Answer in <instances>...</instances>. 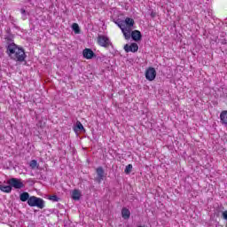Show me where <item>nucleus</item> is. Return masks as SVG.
<instances>
[{
    "label": "nucleus",
    "mask_w": 227,
    "mask_h": 227,
    "mask_svg": "<svg viewBox=\"0 0 227 227\" xmlns=\"http://www.w3.org/2000/svg\"><path fill=\"white\" fill-rule=\"evenodd\" d=\"M72 29L75 33V35H80L81 34V28L79 27V24L73 23Z\"/></svg>",
    "instance_id": "17"
},
{
    "label": "nucleus",
    "mask_w": 227,
    "mask_h": 227,
    "mask_svg": "<svg viewBox=\"0 0 227 227\" xmlns=\"http://www.w3.org/2000/svg\"><path fill=\"white\" fill-rule=\"evenodd\" d=\"M220 123L227 125V110H223L220 114Z\"/></svg>",
    "instance_id": "10"
},
{
    "label": "nucleus",
    "mask_w": 227,
    "mask_h": 227,
    "mask_svg": "<svg viewBox=\"0 0 227 227\" xmlns=\"http://www.w3.org/2000/svg\"><path fill=\"white\" fill-rule=\"evenodd\" d=\"M151 17H155V14L152 13V14H151Z\"/></svg>",
    "instance_id": "27"
},
{
    "label": "nucleus",
    "mask_w": 227,
    "mask_h": 227,
    "mask_svg": "<svg viewBox=\"0 0 227 227\" xmlns=\"http://www.w3.org/2000/svg\"><path fill=\"white\" fill-rule=\"evenodd\" d=\"M8 185H11V188L13 189H24L26 187V184H24V182H22V179L12 177L9 180H7Z\"/></svg>",
    "instance_id": "3"
},
{
    "label": "nucleus",
    "mask_w": 227,
    "mask_h": 227,
    "mask_svg": "<svg viewBox=\"0 0 227 227\" xmlns=\"http://www.w3.org/2000/svg\"><path fill=\"white\" fill-rule=\"evenodd\" d=\"M155 77H157V71H155L154 67H149L145 71V79L147 81H155Z\"/></svg>",
    "instance_id": "6"
},
{
    "label": "nucleus",
    "mask_w": 227,
    "mask_h": 227,
    "mask_svg": "<svg viewBox=\"0 0 227 227\" xmlns=\"http://www.w3.org/2000/svg\"><path fill=\"white\" fill-rule=\"evenodd\" d=\"M48 200H50V201H56V202H58V201H60L61 199L59 197H58V195H50L48 197Z\"/></svg>",
    "instance_id": "22"
},
{
    "label": "nucleus",
    "mask_w": 227,
    "mask_h": 227,
    "mask_svg": "<svg viewBox=\"0 0 227 227\" xmlns=\"http://www.w3.org/2000/svg\"><path fill=\"white\" fill-rule=\"evenodd\" d=\"M28 207H36L42 210L45 208V200L36 196H31L28 200Z\"/></svg>",
    "instance_id": "2"
},
{
    "label": "nucleus",
    "mask_w": 227,
    "mask_h": 227,
    "mask_svg": "<svg viewBox=\"0 0 227 227\" xmlns=\"http://www.w3.org/2000/svg\"><path fill=\"white\" fill-rule=\"evenodd\" d=\"M5 49L6 54L11 58V59L19 61L20 63L26 61L27 55H26L24 48L17 45L15 43H11L5 46Z\"/></svg>",
    "instance_id": "1"
},
{
    "label": "nucleus",
    "mask_w": 227,
    "mask_h": 227,
    "mask_svg": "<svg viewBox=\"0 0 227 227\" xmlns=\"http://www.w3.org/2000/svg\"><path fill=\"white\" fill-rule=\"evenodd\" d=\"M96 173H97V177H96V181L98 182V184H102V180H104V178H106V171L104 170L103 167H98L96 168Z\"/></svg>",
    "instance_id": "5"
},
{
    "label": "nucleus",
    "mask_w": 227,
    "mask_h": 227,
    "mask_svg": "<svg viewBox=\"0 0 227 227\" xmlns=\"http://www.w3.org/2000/svg\"><path fill=\"white\" fill-rule=\"evenodd\" d=\"M222 217H223V219H224L225 221H227V210H225V211H223V212L222 213Z\"/></svg>",
    "instance_id": "25"
},
{
    "label": "nucleus",
    "mask_w": 227,
    "mask_h": 227,
    "mask_svg": "<svg viewBox=\"0 0 227 227\" xmlns=\"http://www.w3.org/2000/svg\"><path fill=\"white\" fill-rule=\"evenodd\" d=\"M20 201L28 203L29 200H31V196H29V192H24L20 194Z\"/></svg>",
    "instance_id": "11"
},
{
    "label": "nucleus",
    "mask_w": 227,
    "mask_h": 227,
    "mask_svg": "<svg viewBox=\"0 0 227 227\" xmlns=\"http://www.w3.org/2000/svg\"><path fill=\"white\" fill-rule=\"evenodd\" d=\"M31 169H38V161L36 160H32L29 163Z\"/></svg>",
    "instance_id": "19"
},
{
    "label": "nucleus",
    "mask_w": 227,
    "mask_h": 227,
    "mask_svg": "<svg viewBox=\"0 0 227 227\" xmlns=\"http://www.w3.org/2000/svg\"><path fill=\"white\" fill-rule=\"evenodd\" d=\"M20 13H21V15H22L23 20H26V19H27V12H26V11L24 10V8H21V9H20Z\"/></svg>",
    "instance_id": "24"
},
{
    "label": "nucleus",
    "mask_w": 227,
    "mask_h": 227,
    "mask_svg": "<svg viewBox=\"0 0 227 227\" xmlns=\"http://www.w3.org/2000/svg\"><path fill=\"white\" fill-rule=\"evenodd\" d=\"M121 216L122 219H130V210L127 207H123L121 209Z\"/></svg>",
    "instance_id": "14"
},
{
    "label": "nucleus",
    "mask_w": 227,
    "mask_h": 227,
    "mask_svg": "<svg viewBox=\"0 0 227 227\" xmlns=\"http://www.w3.org/2000/svg\"><path fill=\"white\" fill-rule=\"evenodd\" d=\"M124 51L125 52H137L139 51V45L136 43H131L130 45L125 44Z\"/></svg>",
    "instance_id": "7"
},
{
    "label": "nucleus",
    "mask_w": 227,
    "mask_h": 227,
    "mask_svg": "<svg viewBox=\"0 0 227 227\" xmlns=\"http://www.w3.org/2000/svg\"><path fill=\"white\" fill-rule=\"evenodd\" d=\"M98 43L100 47H105V49H108L110 45H113V43L106 35H98Z\"/></svg>",
    "instance_id": "4"
},
{
    "label": "nucleus",
    "mask_w": 227,
    "mask_h": 227,
    "mask_svg": "<svg viewBox=\"0 0 227 227\" xmlns=\"http://www.w3.org/2000/svg\"><path fill=\"white\" fill-rule=\"evenodd\" d=\"M72 199L74 200V201H79V200H81V191L74 190L72 193Z\"/></svg>",
    "instance_id": "16"
},
{
    "label": "nucleus",
    "mask_w": 227,
    "mask_h": 227,
    "mask_svg": "<svg viewBox=\"0 0 227 227\" xmlns=\"http://www.w3.org/2000/svg\"><path fill=\"white\" fill-rule=\"evenodd\" d=\"M82 54L85 59H93V58H97V54H95V52H93V50L90 48H85L82 51Z\"/></svg>",
    "instance_id": "8"
},
{
    "label": "nucleus",
    "mask_w": 227,
    "mask_h": 227,
    "mask_svg": "<svg viewBox=\"0 0 227 227\" xmlns=\"http://www.w3.org/2000/svg\"><path fill=\"white\" fill-rule=\"evenodd\" d=\"M134 24H136V22L132 18H126L124 20V26H127L129 29H130V27H134Z\"/></svg>",
    "instance_id": "12"
},
{
    "label": "nucleus",
    "mask_w": 227,
    "mask_h": 227,
    "mask_svg": "<svg viewBox=\"0 0 227 227\" xmlns=\"http://www.w3.org/2000/svg\"><path fill=\"white\" fill-rule=\"evenodd\" d=\"M131 38L134 42H141L143 35L139 30H134L131 32Z\"/></svg>",
    "instance_id": "9"
},
{
    "label": "nucleus",
    "mask_w": 227,
    "mask_h": 227,
    "mask_svg": "<svg viewBox=\"0 0 227 227\" xmlns=\"http://www.w3.org/2000/svg\"><path fill=\"white\" fill-rule=\"evenodd\" d=\"M0 191H2V192H6L7 194H10V192H12V184H8V185L0 184Z\"/></svg>",
    "instance_id": "13"
},
{
    "label": "nucleus",
    "mask_w": 227,
    "mask_h": 227,
    "mask_svg": "<svg viewBox=\"0 0 227 227\" xmlns=\"http://www.w3.org/2000/svg\"><path fill=\"white\" fill-rule=\"evenodd\" d=\"M6 33H7V35H12V29L11 28H7Z\"/></svg>",
    "instance_id": "26"
},
{
    "label": "nucleus",
    "mask_w": 227,
    "mask_h": 227,
    "mask_svg": "<svg viewBox=\"0 0 227 227\" xmlns=\"http://www.w3.org/2000/svg\"><path fill=\"white\" fill-rule=\"evenodd\" d=\"M13 38H14L13 35H5V40L7 42V45L9 43H13Z\"/></svg>",
    "instance_id": "21"
},
{
    "label": "nucleus",
    "mask_w": 227,
    "mask_h": 227,
    "mask_svg": "<svg viewBox=\"0 0 227 227\" xmlns=\"http://www.w3.org/2000/svg\"><path fill=\"white\" fill-rule=\"evenodd\" d=\"M124 173H126V175H130V173H132V164L126 166Z\"/></svg>",
    "instance_id": "23"
},
{
    "label": "nucleus",
    "mask_w": 227,
    "mask_h": 227,
    "mask_svg": "<svg viewBox=\"0 0 227 227\" xmlns=\"http://www.w3.org/2000/svg\"><path fill=\"white\" fill-rule=\"evenodd\" d=\"M115 24L118 26V27H120L121 31H124L125 29H127V26H125V21L123 20L118 19L115 21Z\"/></svg>",
    "instance_id": "15"
},
{
    "label": "nucleus",
    "mask_w": 227,
    "mask_h": 227,
    "mask_svg": "<svg viewBox=\"0 0 227 227\" xmlns=\"http://www.w3.org/2000/svg\"><path fill=\"white\" fill-rule=\"evenodd\" d=\"M78 130H84V126H82V123L81 121H77L75 127L74 128V132H77Z\"/></svg>",
    "instance_id": "20"
},
{
    "label": "nucleus",
    "mask_w": 227,
    "mask_h": 227,
    "mask_svg": "<svg viewBox=\"0 0 227 227\" xmlns=\"http://www.w3.org/2000/svg\"><path fill=\"white\" fill-rule=\"evenodd\" d=\"M124 35L125 40H129L132 34H130V28H125L124 31H121Z\"/></svg>",
    "instance_id": "18"
}]
</instances>
